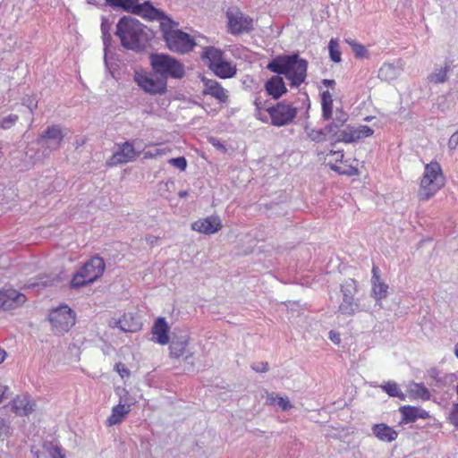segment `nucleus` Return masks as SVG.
<instances>
[{
  "instance_id": "1",
  "label": "nucleus",
  "mask_w": 458,
  "mask_h": 458,
  "mask_svg": "<svg viewBox=\"0 0 458 458\" xmlns=\"http://www.w3.org/2000/svg\"><path fill=\"white\" fill-rule=\"evenodd\" d=\"M146 19L159 22L164 40L172 52L186 54L196 46L194 38L188 33L178 30V22L174 21L159 9H157V13L148 14Z\"/></svg>"
},
{
  "instance_id": "2",
  "label": "nucleus",
  "mask_w": 458,
  "mask_h": 458,
  "mask_svg": "<svg viewBox=\"0 0 458 458\" xmlns=\"http://www.w3.org/2000/svg\"><path fill=\"white\" fill-rule=\"evenodd\" d=\"M267 68L276 74H284L291 87L298 88L306 80L308 62L298 54L278 55L268 63Z\"/></svg>"
},
{
  "instance_id": "3",
  "label": "nucleus",
  "mask_w": 458,
  "mask_h": 458,
  "mask_svg": "<svg viewBox=\"0 0 458 458\" xmlns=\"http://www.w3.org/2000/svg\"><path fill=\"white\" fill-rule=\"evenodd\" d=\"M116 35L128 49H143L148 42L146 28L136 19L123 17L116 25Z\"/></svg>"
},
{
  "instance_id": "4",
  "label": "nucleus",
  "mask_w": 458,
  "mask_h": 458,
  "mask_svg": "<svg viewBox=\"0 0 458 458\" xmlns=\"http://www.w3.org/2000/svg\"><path fill=\"white\" fill-rule=\"evenodd\" d=\"M445 185V176L441 165L437 161L427 164L420 179L418 196L420 200L432 198Z\"/></svg>"
},
{
  "instance_id": "5",
  "label": "nucleus",
  "mask_w": 458,
  "mask_h": 458,
  "mask_svg": "<svg viewBox=\"0 0 458 458\" xmlns=\"http://www.w3.org/2000/svg\"><path fill=\"white\" fill-rule=\"evenodd\" d=\"M345 120H334L327 126V132L331 134L335 142L352 143L373 135L374 131L368 125L343 127Z\"/></svg>"
},
{
  "instance_id": "6",
  "label": "nucleus",
  "mask_w": 458,
  "mask_h": 458,
  "mask_svg": "<svg viewBox=\"0 0 458 458\" xmlns=\"http://www.w3.org/2000/svg\"><path fill=\"white\" fill-rule=\"evenodd\" d=\"M105 261L100 257H93L89 259L72 276L71 280L72 288H81L92 284L104 273Z\"/></svg>"
},
{
  "instance_id": "7",
  "label": "nucleus",
  "mask_w": 458,
  "mask_h": 458,
  "mask_svg": "<svg viewBox=\"0 0 458 458\" xmlns=\"http://www.w3.org/2000/svg\"><path fill=\"white\" fill-rule=\"evenodd\" d=\"M153 71L165 78L181 79L185 74L184 65L175 58L165 54H152L149 56Z\"/></svg>"
},
{
  "instance_id": "8",
  "label": "nucleus",
  "mask_w": 458,
  "mask_h": 458,
  "mask_svg": "<svg viewBox=\"0 0 458 458\" xmlns=\"http://www.w3.org/2000/svg\"><path fill=\"white\" fill-rule=\"evenodd\" d=\"M49 321L56 334H64L74 326L75 313L67 305H61L50 312Z\"/></svg>"
},
{
  "instance_id": "9",
  "label": "nucleus",
  "mask_w": 458,
  "mask_h": 458,
  "mask_svg": "<svg viewBox=\"0 0 458 458\" xmlns=\"http://www.w3.org/2000/svg\"><path fill=\"white\" fill-rule=\"evenodd\" d=\"M134 81L143 91L150 95H162L166 91V80L151 72H136Z\"/></svg>"
},
{
  "instance_id": "10",
  "label": "nucleus",
  "mask_w": 458,
  "mask_h": 458,
  "mask_svg": "<svg viewBox=\"0 0 458 458\" xmlns=\"http://www.w3.org/2000/svg\"><path fill=\"white\" fill-rule=\"evenodd\" d=\"M271 119V124L282 127L290 124L296 117L298 110L286 101L277 102L275 106L267 109Z\"/></svg>"
},
{
  "instance_id": "11",
  "label": "nucleus",
  "mask_w": 458,
  "mask_h": 458,
  "mask_svg": "<svg viewBox=\"0 0 458 458\" xmlns=\"http://www.w3.org/2000/svg\"><path fill=\"white\" fill-rule=\"evenodd\" d=\"M228 20V31L233 35L248 33L253 30V20L243 14L240 10H228L226 12Z\"/></svg>"
},
{
  "instance_id": "12",
  "label": "nucleus",
  "mask_w": 458,
  "mask_h": 458,
  "mask_svg": "<svg viewBox=\"0 0 458 458\" xmlns=\"http://www.w3.org/2000/svg\"><path fill=\"white\" fill-rule=\"evenodd\" d=\"M111 6L119 7L123 11L147 18L148 14L157 13L155 8L149 2L138 4V0H106Z\"/></svg>"
},
{
  "instance_id": "13",
  "label": "nucleus",
  "mask_w": 458,
  "mask_h": 458,
  "mask_svg": "<svg viewBox=\"0 0 458 458\" xmlns=\"http://www.w3.org/2000/svg\"><path fill=\"white\" fill-rule=\"evenodd\" d=\"M26 301V296L13 288L0 291V310L17 309L22 306Z\"/></svg>"
},
{
  "instance_id": "14",
  "label": "nucleus",
  "mask_w": 458,
  "mask_h": 458,
  "mask_svg": "<svg viewBox=\"0 0 458 458\" xmlns=\"http://www.w3.org/2000/svg\"><path fill=\"white\" fill-rule=\"evenodd\" d=\"M64 138V134L59 125H50L47 130L39 136L38 142H44V144L50 148L56 149L60 147Z\"/></svg>"
},
{
  "instance_id": "15",
  "label": "nucleus",
  "mask_w": 458,
  "mask_h": 458,
  "mask_svg": "<svg viewBox=\"0 0 458 458\" xmlns=\"http://www.w3.org/2000/svg\"><path fill=\"white\" fill-rule=\"evenodd\" d=\"M191 228L200 233L213 234L222 228V223L218 216H210L195 221Z\"/></svg>"
},
{
  "instance_id": "16",
  "label": "nucleus",
  "mask_w": 458,
  "mask_h": 458,
  "mask_svg": "<svg viewBox=\"0 0 458 458\" xmlns=\"http://www.w3.org/2000/svg\"><path fill=\"white\" fill-rule=\"evenodd\" d=\"M399 412L402 417L400 424L412 423L418 419L427 420L430 418L428 411L420 407L412 405H403L399 407Z\"/></svg>"
},
{
  "instance_id": "17",
  "label": "nucleus",
  "mask_w": 458,
  "mask_h": 458,
  "mask_svg": "<svg viewBox=\"0 0 458 458\" xmlns=\"http://www.w3.org/2000/svg\"><path fill=\"white\" fill-rule=\"evenodd\" d=\"M136 157V151L134 147L129 143H123L118 151L114 153L112 157L107 160V165L114 166L119 164H124L134 160Z\"/></svg>"
},
{
  "instance_id": "18",
  "label": "nucleus",
  "mask_w": 458,
  "mask_h": 458,
  "mask_svg": "<svg viewBox=\"0 0 458 458\" xmlns=\"http://www.w3.org/2000/svg\"><path fill=\"white\" fill-rule=\"evenodd\" d=\"M169 330L170 327L165 318L162 317L157 318L151 328L153 341L161 345L167 344L169 342Z\"/></svg>"
},
{
  "instance_id": "19",
  "label": "nucleus",
  "mask_w": 458,
  "mask_h": 458,
  "mask_svg": "<svg viewBox=\"0 0 458 458\" xmlns=\"http://www.w3.org/2000/svg\"><path fill=\"white\" fill-rule=\"evenodd\" d=\"M36 403L28 394L17 395L13 400V411L17 415L27 416L35 410Z\"/></svg>"
},
{
  "instance_id": "20",
  "label": "nucleus",
  "mask_w": 458,
  "mask_h": 458,
  "mask_svg": "<svg viewBox=\"0 0 458 458\" xmlns=\"http://www.w3.org/2000/svg\"><path fill=\"white\" fill-rule=\"evenodd\" d=\"M204 84L203 94L210 95L219 102L225 103L228 99V95L225 89L216 81L203 78Z\"/></svg>"
},
{
  "instance_id": "21",
  "label": "nucleus",
  "mask_w": 458,
  "mask_h": 458,
  "mask_svg": "<svg viewBox=\"0 0 458 458\" xmlns=\"http://www.w3.org/2000/svg\"><path fill=\"white\" fill-rule=\"evenodd\" d=\"M265 89L274 99H278L287 92L286 86L282 77L278 75L272 76L265 83Z\"/></svg>"
},
{
  "instance_id": "22",
  "label": "nucleus",
  "mask_w": 458,
  "mask_h": 458,
  "mask_svg": "<svg viewBox=\"0 0 458 458\" xmlns=\"http://www.w3.org/2000/svg\"><path fill=\"white\" fill-rule=\"evenodd\" d=\"M378 267H372V293L377 301L385 299L387 295L388 285L381 281Z\"/></svg>"
},
{
  "instance_id": "23",
  "label": "nucleus",
  "mask_w": 458,
  "mask_h": 458,
  "mask_svg": "<svg viewBox=\"0 0 458 458\" xmlns=\"http://www.w3.org/2000/svg\"><path fill=\"white\" fill-rule=\"evenodd\" d=\"M372 432L382 442L391 443L398 437V432L386 423L373 425Z\"/></svg>"
},
{
  "instance_id": "24",
  "label": "nucleus",
  "mask_w": 458,
  "mask_h": 458,
  "mask_svg": "<svg viewBox=\"0 0 458 458\" xmlns=\"http://www.w3.org/2000/svg\"><path fill=\"white\" fill-rule=\"evenodd\" d=\"M119 327L124 332L135 333L141 329L142 323L137 315L125 313L120 318Z\"/></svg>"
},
{
  "instance_id": "25",
  "label": "nucleus",
  "mask_w": 458,
  "mask_h": 458,
  "mask_svg": "<svg viewBox=\"0 0 458 458\" xmlns=\"http://www.w3.org/2000/svg\"><path fill=\"white\" fill-rule=\"evenodd\" d=\"M131 405L119 403L112 408L110 416L106 419V424L109 427L120 424L130 413Z\"/></svg>"
},
{
  "instance_id": "26",
  "label": "nucleus",
  "mask_w": 458,
  "mask_h": 458,
  "mask_svg": "<svg viewBox=\"0 0 458 458\" xmlns=\"http://www.w3.org/2000/svg\"><path fill=\"white\" fill-rule=\"evenodd\" d=\"M214 73L222 79L232 78L236 73V66L230 62L222 59L216 66L211 69Z\"/></svg>"
},
{
  "instance_id": "27",
  "label": "nucleus",
  "mask_w": 458,
  "mask_h": 458,
  "mask_svg": "<svg viewBox=\"0 0 458 458\" xmlns=\"http://www.w3.org/2000/svg\"><path fill=\"white\" fill-rule=\"evenodd\" d=\"M201 58L207 63L210 69L224 59L223 52L214 47H206L201 55Z\"/></svg>"
},
{
  "instance_id": "28",
  "label": "nucleus",
  "mask_w": 458,
  "mask_h": 458,
  "mask_svg": "<svg viewBox=\"0 0 458 458\" xmlns=\"http://www.w3.org/2000/svg\"><path fill=\"white\" fill-rule=\"evenodd\" d=\"M318 156L319 159H324L325 161L328 159L327 165L329 167L335 171V168L340 164L343 163L344 160V151L343 150H330L327 155L324 156V153H318Z\"/></svg>"
},
{
  "instance_id": "29",
  "label": "nucleus",
  "mask_w": 458,
  "mask_h": 458,
  "mask_svg": "<svg viewBox=\"0 0 458 458\" xmlns=\"http://www.w3.org/2000/svg\"><path fill=\"white\" fill-rule=\"evenodd\" d=\"M321 106L323 117L326 120H329L333 114V97L328 90L321 93Z\"/></svg>"
},
{
  "instance_id": "30",
  "label": "nucleus",
  "mask_w": 458,
  "mask_h": 458,
  "mask_svg": "<svg viewBox=\"0 0 458 458\" xmlns=\"http://www.w3.org/2000/svg\"><path fill=\"white\" fill-rule=\"evenodd\" d=\"M188 341H174L169 346L170 357L174 359H180L187 351Z\"/></svg>"
},
{
  "instance_id": "31",
  "label": "nucleus",
  "mask_w": 458,
  "mask_h": 458,
  "mask_svg": "<svg viewBox=\"0 0 458 458\" xmlns=\"http://www.w3.org/2000/svg\"><path fill=\"white\" fill-rule=\"evenodd\" d=\"M410 394L414 399L429 400L430 393L423 384L414 383L410 389Z\"/></svg>"
},
{
  "instance_id": "32",
  "label": "nucleus",
  "mask_w": 458,
  "mask_h": 458,
  "mask_svg": "<svg viewBox=\"0 0 458 458\" xmlns=\"http://www.w3.org/2000/svg\"><path fill=\"white\" fill-rule=\"evenodd\" d=\"M381 388L392 397H397L402 401H404L406 396L402 392L401 388L395 382L388 381L381 386Z\"/></svg>"
},
{
  "instance_id": "33",
  "label": "nucleus",
  "mask_w": 458,
  "mask_h": 458,
  "mask_svg": "<svg viewBox=\"0 0 458 458\" xmlns=\"http://www.w3.org/2000/svg\"><path fill=\"white\" fill-rule=\"evenodd\" d=\"M335 172L342 175L356 176L360 174L359 169L356 166L347 164V161L340 163L335 168Z\"/></svg>"
},
{
  "instance_id": "34",
  "label": "nucleus",
  "mask_w": 458,
  "mask_h": 458,
  "mask_svg": "<svg viewBox=\"0 0 458 458\" xmlns=\"http://www.w3.org/2000/svg\"><path fill=\"white\" fill-rule=\"evenodd\" d=\"M378 77L384 81H391L396 77V69L394 65L391 64H384L379 71Z\"/></svg>"
},
{
  "instance_id": "35",
  "label": "nucleus",
  "mask_w": 458,
  "mask_h": 458,
  "mask_svg": "<svg viewBox=\"0 0 458 458\" xmlns=\"http://www.w3.org/2000/svg\"><path fill=\"white\" fill-rule=\"evenodd\" d=\"M329 55L333 62H341V51L336 38H331L328 44Z\"/></svg>"
},
{
  "instance_id": "36",
  "label": "nucleus",
  "mask_w": 458,
  "mask_h": 458,
  "mask_svg": "<svg viewBox=\"0 0 458 458\" xmlns=\"http://www.w3.org/2000/svg\"><path fill=\"white\" fill-rule=\"evenodd\" d=\"M267 400L270 403V404H277L278 406L281 407L283 411H288L289 409L292 408V404L287 398L271 394L268 396Z\"/></svg>"
},
{
  "instance_id": "37",
  "label": "nucleus",
  "mask_w": 458,
  "mask_h": 458,
  "mask_svg": "<svg viewBox=\"0 0 458 458\" xmlns=\"http://www.w3.org/2000/svg\"><path fill=\"white\" fill-rule=\"evenodd\" d=\"M449 71V67L445 66L440 69L438 72L430 74L429 81L433 83H443L447 80V73Z\"/></svg>"
},
{
  "instance_id": "38",
  "label": "nucleus",
  "mask_w": 458,
  "mask_h": 458,
  "mask_svg": "<svg viewBox=\"0 0 458 458\" xmlns=\"http://www.w3.org/2000/svg\"><path fill=\"white\" fill-rule=\"evenodd\" d=\"M347 43L352 47L356 58H362L368 55V50L363 45L354 40H347Z\"/></svg>"
},
{
  "instance_id": "39",
  "label": "nucleus",
  "mask_w": 458,
  "mask_h": 458,
  "mask_svg": "<svg viewBox=\"0 0 458 458\" xmlns=\"http://www.w3.org/2000/svg\"><path fill=\"white\" fill-rule=\"evenodd\" d=\"M47 451L50 458H65V451L61 445L50 444Z\"/></svg>"
},
{
  "instance_id": "40",
  "label": "nucleus",
  "mask_w": 458,
  "mask_h": 458,
  "mask_svg": "<svg viewBox=\"0 0 458 458\" xmlns=\"http://www.w3.org/2000/svg\"><path fill=\"white\" fill-rule=\"evenodd\" d=\"M18 119H19V117L17 114H9L8 116L4 117L2 120L1 128L4 129V130L10 129L13 125H14L16 123Z\"/></svg>"
},
{
  "instance_id": "41",
  "label": "nucleus",
  "mask_w": 458,
  "mask_h": 458,
  "mask_svg": "<svg viewBox=\"0 0 458 458\" xmlns=\"http://www.w3.org/2000/svg\"><path fill=\"white\" fill-rule=\"evenodd\" d=\"M168 162H169V164L177 167L181 171H184L187 167V161L184 157L171 158V159H169Z\"/></svg>"
},
{
  "instance_id": "42",
  "label": "nucleus",
  "mask_w": 458,
  "mask_h": 458,
  "mask_svg": "<svg viewBox=\"0 0 458 458\" xmlns=\"http://www.w3.org/2000/svg\"><path fill=\"white\" fill-rule=\"evenodd\" d=\"M449 422L458 428V403L453 405L448 416Z\"/></svg>"
},
{
  "instance_id": "43",
  "label": "nucleus",
  "mask_w": 458,
  "mask_h": 458,
  "mask_svg": "<svg viewBox=\"0 0 458 458\" xmlns=\"http://www.w3.org/2000/svg\"><path fill=\"white\" fill-rule=\"evenodd\" d=\"M114 370L119 374V376L122 378L129 377L131 376L130 370L127 369V367L122 363L118 362L114 366Z\"/></svg>"
},
{
  "instance_id": "44",
  "label": "nucleus",
  "mask_w": 458,
  "mask_h": 458,
  "mask_svg": "<svg viewBox=\"0 0 458 458\" xmlns=\"http://www.w3.org/2000/svg\"><path fill=\"white\" fill-rule=\"evenodd\" d=\"M251 369L258 373H263L267 372L269 369V365L267 361H261L258 363H253L251 365Z\"/></svg>"
},
{
  "instance_id": "45",
  "label": "nucleus",
  "mask_w": 458,
  "mask_h": 458,
  "mask_svg": "<svg viewBox=\"0 0 458 458\" xmlns=\"http://www.w3.org/2000/svg\"><path fill=\"white\" fill-rule=\"evenodd\" d=\"M310 138L314 141H323L326 138L325 133L321 130H312L309 133Z\"/></svg>"
},
{
  "instance_id": "46",
  "label": "nucleus",
  "mask_w": 458,
  "mask_h": 458,
  "mask_svg": "<svg viewBox=\"0 0 458 458\" xmlns=\"http://www.w3.org/2000/svg\"><path fill=\"white\" fill-rule=\"evenodd\" d=\"M339 310L342 313L352 314L353 311L352 309V302L344 299V301L339 306Z\"/></svg>"
},
{
  "instance_id": "47",
  "label": "nucleus",
  "mask_w": 458,
  "mask_h": 458,
  "mask_svg": "<svg viewBox=\"0 0 458 458\" xmlns=\"http://www.w3.org/2000/svg\"><path fill=\"white\" fill-rule=\"evenodd\" d=\"M448 147L454 150L458 147V131H455L451 135L448 140Z\"/></svg>"
},
{
  "instance_id": "48",
  "label": "nucleus",
  "mask_w": 458,
  "mask_h": 458,
  "mask_svg": "<svg viewBox=\"0 0 458 458\" xmlns=\"http://www.w3.org/2000/svg\"><path fill=\"white\" fill-rule=\"evenodd\" d=\"M329 339L335 344H339L341 342L340 334L335 331H330L329 332Z\"/></svg>"
},
{
  "instance_id": "49",
  "label": "nucleus",
  "mask_w": 458,
  "mask_h": 458,
  "mask_svg": "<svg viewBox=\"0 0 458 458\" xmlns=\"http://www.w3.org/2000/svg\"><path fill=\"white\" fill-rule=\"evenodd\" d=\"M254 105L258 110H261L265 107V103L261 100L260 98H257L254 100Z\"/></svg>"
},
{
  "instance_id": "50",
  "label": "nucleus",
  "mask_w": 458,
  "mask_h": 458,
  "mask_svg": "<svg viewBox=\"0 0 458 458\" xmlns=\"http://www.w3.org/2000/svg\"><path fill=\"white\" fill-rule=\"evenodd\" d=\"M7 358V352L4 349L0 348V364H2Z\"/></svg>"
},
{
  "instance_id": "51",
  "label": "nucleus",
  "mask_w": 458,
  "mask_h": 458,
  "mask_svg": "<svg viewBox=\"0 0 458 458\" xmlns=\"http://www.w3.org/2000/svg\"><path fill=\"white\" fill-rule=\"evenodd\" d=\"M335 81L334 80H323V84L327 87H333L335 85Z\"/></svg>"
},
{
  "instance_id": "52",
  "label": "nucleus",
  "mask_w": 458,
  "mask_h": 458,
  "mask_svg": "<svg viewBox=\"0 0 458 458\" xmlns=\"http://www.w3.org/2000/svg\"><path fill=\"white\" fill-rule=\"evenodd\" d=\"M454 353H455V356L458 358V344L455 345Z\"/></svg>"
},
{
  "instance_id": "53",
  "label": "nucleus",
  "mask_w": 458,
  "mask_h": 458,
  "mask_svg": "<svg viewBox=\"0 0 458 458\" xmlns=\"http://www.w3.org/2000/svg\"><path fill=\"white\" fill-rule=\"evenodd\" d=\"M186 195H187V192H186V191H182V192H180V196H181V197H184V196H186Z\"/></svg>"
},
{
  "instance_id": "54",
  "label": "nucleus",
  "mask_w": 458,
  "mask_h": 458,
  "mask_svg": "<svg viewBox=\"0 0 458 458\" xmlns=\"http://www.w3.org/2000/svg\"><path fill=\"white\" fill-rule=\"evenodd\" d=\"M101 28H102L103 33L105 34V28H104V24H102V25H101Z\"/></svg>"
},
{
  "instance_id": "55",
  "label": "nucleus",
  "mask_w": 458,
  "mask_h": 458,
  "mask_svg": "<svg viewBox=\"0 0 458 458\" xmlns=\"http://www.w3.org/2000/svg\"><path fill=\"white\" fill-rule=\"evenodd\" d=\"M161 153H162V151H161V150H157V154H161Z\"/></svg>"
},
{
  "instance_id": "56",
  "label": "nucleus",
  "mask_w": 458,
  "mask_h": 458,
  "mask_svg": "<svg viewBox=\"0 0 458 458\" xmlns=\"http://www.w3.org/2000/svg\"><path fill=\"white\" fill-rule=\"evenodd\" d=\"M0 424H3V425H4V420H1V421H0Z\"/></svg>"
}]
</instances>
